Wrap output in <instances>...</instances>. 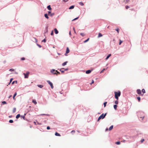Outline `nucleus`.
<instances>
[{
    "label": "nucleus",
    "instance_id": "f257e3e1",
    "mask_svg": "<svg viewBox=\"0 0 148 148\" xmlns=\"http://www.w3.org/2000/svg\"><path fill=\"white\" fill-rule=\"evenodd\" d=\"M114 94L115 98L118 100L119 99L118 97L121 95V92L120 91H118V92H115Z\"/></svg>",
    "mask_w": 148,
    "mask_h": 148
},
{
    "label": "nucleus",
    "instance_id": "f03ea898",
    "mask_svg": "<svg viewBox=\"0 0 148 148\" xmlns=\"http://www.w3.org/2000/svg\"><path fill=\"white\" fill-rule=\"evenodd\" d=\"M29 73V72H27L26 73H23V74L25 75V78H27L28 77V75Z\"/></svg>",
    "mask_w": 148,
    "mask_h": 148
},
{
    "label": "nucleus",
    "instance_id": "7ed1b4c3",
    "mask_svg": "<svg viewBox=\"0 0 148 148\" xmlns=\"http://www.w3.org/2000/svg\"><path fill=\"white\" fill-rule=\"evenodd\" d=\"M47 83L50 85L51 88L53 89V84L50 81L47 80Z\"/></svg>",
    "mask_w": 148,
    "mask_h": 148
},
{
    "label": "nucleus",
    "instance_id": "20e7f679",
    "mask_svg": "<svg viewBox=\"0 0 148 148\" xmlns=\"http://www.w3.org/2000/svg\"><path fill=\"white\" fill-rule=\"evenodd\" d=\"M56 71V70L54 69H52L51 70V72L53 73L54 74H56V72H54V71Z\"/></svg>",
    "mask_w": 148,
    "mask_h": 148
},
{
    "label": "nucleus",
    "instance_id": "39448f33",
    "mask_svg": "<svg viewBox=\"0 0 148 148\" xmlns=\"http://www.w3.org/2000/svg\"><path fill=\"white\" fill-rule=\"evenodd\" d=\"M137 92L138 94H140L141 93V90L139 89H138L137 90Z\"/></svg>",
    "mask_w": 148,
    "mask_h": 148
},
{
    "label": "nucleus",
    "instance_id": "423d86ee",
    "mask_svg": "<svg viewBox=\"0 0 148 148\" xmlns=\"http://www.w3.org/2000/svg\"><path fill=\"white\" fill-rule=\"evenodd\" d=\"M92 71L91 70H88L86 71V74H89Z\"/></svg>",
    "mask_w": 148,
    "mask_h": 148
},
{
    "label": "nucleus",
    "instance_id": "0eeeda50",
    "mask_svg": "<svg viewBox=\"0 0 148 148\" xmlns=\"http://www.w3.org/2000/svg\"><path fill=\"white\" fill-rule=\"evenodd\" d=\"M54 31L55 32V33L56 34H57L58 33V31L57 30V29L56 28H55L54 29Z\"/></svg>",
    "mask_w": 148,
    "mask_h": 148
},
{
    "label": "nucleus",
    "instance_id": "6e6552de",
    "mask_svg": "<svg viewBox=\"0 0 148 148\" xmlns=\"http://www.w3.org/2000/svg\"><path fill=\"white\" fill-rule=\"evenodd\" d=\"M69 51H70V50H69V49L68 47H67L66 52V53H69Z\"/></svg>",
    "mask_w": 148,
    "mask_h": 148
},
{
    "label": "nucleus",
    "instance_id": "1a4fd4ad",
    "mask_svg": "<svg viewBox=\"0 0 148 148\" xmlns=\"http://www.w3.org/2000/svg\"><path fill=\"white\" fill-rule=\"evenodd\" d=\"M48 9L49 10H51V8L50 5H49L47 7Z\"/></svg>",
    "mask_w": 148,
    "mask_h": 148
},
{
    "label": "nucleus",
    "instance_id": "9d476101",
    "mask_svg": "<svg viewBox=\"0 0 148 148\" xmlns=\"http://www.w3.org/2000/svg\"><path fill=\"white\" fill-rule=\"evenodd\" d=\"M67 63V61L64 62V63H63L62 64V65L63 66H65V65H66Z\"/></svg>",
    "mask_w": 148,
    "mask_h": 148
},
{
    "label": "nucleus",
    "instance_id": "9b49d317",
    "mask_svg": "<svg viewBox=\"0 0 148 148\" xmlns=\"http://www.w3.org/2000/svg\"><path fill=\"white\" fill-rule=\"evenodd\" d=\"M64 69V68H62L61 69H60V71L62 73H64V70H63V69Z\"/></svg>",
    "mask_w": 148,
    "mask_h": 148
},
{
    "label": "nucleus",
    "instance_id": "f8f14e48",
    "mask_svg": "<svg viewBox=\"0 0 148 148\" xmlns=\"http://www.w3.org/2000/svg\"><path fill=\"white\" fill-rule=\"evenodd\" d=\"M37 86L40 88H42L43 86V85H38Z\"/></svg>",
    "mask_w": 148,
    "mask_h": 148
},
{
    "label": "nucleus",
    "instance_id": "ddd939ff",
    "mask_svg": "<svg viewBox=\"0 0 148 148\" xmlns=\"http://www.w3.org/2000/svg\"><path fill=\"white\" fill-rule=\"evenodd\" d=\"M32 102L33 103L35 104H36L37 103L36 101L35 100H33Z\"/></svg>",
    "mask_w": 148,
    "mask_h": 148
},
{
    "label": "nucleus",
    "instance_id": "4468645a",
    "mask_svg": "<svg viewBox=\"0 0 148 148\" xmlns=\"http://www.w3.org/2000/svg\"><path fill=\"white\" fill-rule=\"evenodd\" d=\"M44 16H45V17L46 18H47V19H48L49 18V17H48V15L47 14H45L44 15Z\"/></svg>",
    "mask_w": 148,
    "mask_h": 148
},
{
    "label": "nucleus",
    "instance_id": "2eb2a0df",
    "mask_svg": "<svg viewBox=\"0 0 148 148\" xmlns=\"http://www.w3.org/2000/svg\"><path fill=\"white\" fill-rule=\"evenodd\" d=\"M74 5H72V6H71L69 8V9H73L74 8Z\"/></svg>",
    "mask_w": 148,
    "mask_h": 148
},
{
    "label": "nucleus",
    "instance_id": "dca6fc26",
    "mask_svg": "<svg viewBox=\"0 0 148 148\" xmlns=\"http://www.w3.org/2000/svg\"><path fill=\"white\" fill-rule=\"evenodd\" d=\"M102 36V35L101 33H99L98 34V37L99 38Z\"/></svg>",
    "mask_w": 148,
    "mask_h": 148
},
{
    "label": "nucleus",
    "instance_id": "f3484780",
    "mask_svg": "<svg viewBox=\"0 0 148 148\" xmlns=\"http://www.w3.org/2000/svg\"><path fill=\"white\" fill-rule=\"evenodd\" d=\"M111 56V54H109L107 57L106 58V60H107L109 58V57L110 56Z\"/></svg>",
    "mask_w": 148,
    "mask_h": 148
},
{
    "label": "nucleus",
    "instance_id": "a211bd4d",
    "mask_svg": "<svg viewBox=\"0 0 148 148\" xmlns=\"http://www.w3.org/2000/svg\"><path fill=\"white\" fill-rule=\"evenodd\" d=\"M79 4L81 5V6H83L84 5V4L82 2H79Z\"/></svg>",
    "mask_w": 148,
    "mask_h": 148
},
{
    "label": "nucleus",
    "instance_id": "6ab92c4d",
    "mask_svg": "<svg viewBox=\"0 0 148 148\" xmlns=\"http://www.w3.org/2000/svg\"><path fill=\"white\" fill-rule=\"evenodd\" d=\"M117 106L116 105H114V108L115 110H116Z\"/></svg>",
    "mask_w": 148,
    "mask_h": 148
},
{
    "label": "nucleus",
    "instance_id": "aec40b11",
    "mask_svg": "<svg viewBox=\"0 0 148 148\" xmlns=\"http://www.w3.org/2000/svg\"><path fill=\"white\" fill-rule=\"evenodd\" d=\"M16 94H17V93H16V92L14 94V95H13V98L14 99V97H15V96L16 95Z\"/></svg>",
    "mask_w": 148,
    "mask_h": 148
},
{
    "label": "nucleus",
    "instance_id": "412c9836",
    "mask_svg": "<svg viewBox=\"0 0 148 148\" xmlns=\"http://www.w3.org/2000/svg\"><path fill=\"white\" fill-rule=\"evenodd\" d=\"M142 92L143 93H145V90L144 89H143L142 90Z\"/></svg>",
    "mask_w": 148,
    "mask_h": 148
},
{
    "label": "nucleus",
    "instance_id": "4be33fe9",
    "mask_svg": "<svg viewBox=\"0 0 148 148\" xmlns=\"http://www.w3.org/2000/svg\"><path fill=\"white\" fill-rule=\"evenodd\" d=\"M107 103V102H105L103 103V105H104V107H105L106 106Z\"/></svg>",
    "mask_w": 148,
    "mask_h": 148
},
{
    "label": "nucleus",
    "instance_id": "5701e85b",
    "mask_svg": "<svg viewBox=\"0 0 148 148\" xmlns=\"http://www.w3.org/2000/svg\"><path fill=\"white\" fill-rule=\"evenodd\" d=\"M80 34L82 36H85V34L83 33H80Z\"/></svg>",
    "mask_w": 148,
    "mask_h": 148
},
{
    "label": "nucleus",
    "instance_id": "b1692460",
    "mask_svg": "<svg viewBox=\"0 0 148 148\" xmlns=\"http://www.w3.org/2000/svg\"><path fill=\"white\" fill-rule=\"evenodd\" d=\"M137 99H138V100L139 101H140V97H137Z\"/></svg>",
    "mask_w": 148,
    "mask_h": 148
},
{
    "label": "nucleus",
    "instance_id": "393cba45",
    "mask_svg": "<svg viewBox=\"0 0 148 148\" xmlns=\"http://www.w3.org/2000/svg\"><path fill=\"white\" fill-rule=\"evenodd\" d=\"M89 40V38H88L87 40H86L84 41V43L87 42Z\"/></svg>",
    "mask_w": 148,
    "mask_h": 148
},
{
    "label": "nucleus",
    "instance_id": "a878e982",
    "mask_svg": "<svg viewBox=\"0 0 148 148\" xmlns=\"http://www.w3.org/2000/svg\"><path fill=\"white\" fill-rule=\"evenodd\" d=\"M119 29L118 28L115 29V30L118 33H119Z\"/></svg>",
    "mask_w": 148,
    "mask_h": 148
},
{
    "label": "nucleus",
    "instance_id": "bb28decb",
    "mask_svg": "<svg viewBox=\"0 0 148 148\" xmlns=\"http://www.w3.org/2000/svg\"><path fill=\"white\" fill-rule=\"evenodd\" d=\"M37 45L39 47V48H41V47H42V46L39 44H37Z\"/></svg>",
    "mask_w": 148,
    "mask_h": 148
},
{
    "label": "nucleus",
    "instance_id": "cd10ccee",
    "mask_svg": "<svg viewBox=\"0 0 148 148\" xmlns=\"http://www.w3.org/2000/svg\"><path fill=\"white\" fill-rule=\"evenodd\" d=\"M2 103L3 104H6V102L5 101H3L2 102Z\"/></svg>",
    "mask_w": 148,
    "mask_h": 148
},
{
    "label": "nucleus",
    "instance_id": "c85d7f7f",
    "mask_svg": "<svg viewBox=\"0 0 148 148\" xmlns=\"http://www.w3.org/2000/svg\"><path fill=\"white\" fill-rule=\"evenodd\" d=\"M130 8L129 6H128V5H126L125 6V8L126 9H128V8Z\"/></svg>",
    "mask_w": 148,
    "mask_h": 148
},
{
    "label": "nucleus",
    "instance_id": "c756f323",
    "mask_svg": "<svg viewBox=\"0 0 148 148\" xmlns=\"http://www.w3.org/2000/svg\"><path fill=\"white\" fill-rule=\"evenodd\" d=\"M122 42H123V41L122 40H120V42H119V45H120L121 44Z\"/></svg>",
    "mask_w": 148,
    "mask_h": 148
},
{
    "label": "nucleus",
    "instance_id": "7c9ffc66",
    "mask_svg": "<svg viewBox=\"0 0 148 148\" xmlns=\"http://www.w3.org/2000/svg\"><path fill=\"white\" fill-rule=\"evenodd\" d=\"M118 101L117 100L115 101V103L116 104H118Z\"/></svg>",
    "mask_w": 148,
    "mask_h": 148
},
{
    "label": "nucleus",
    "instance_id": "2f4dec72",
    "mask_svg": "<svg viewBox=\"0 0 148 148\" xmlns=\"http://www.w3.org/2000/svg\"><path fill=\"white\" fill-rule=\"evenodd\" d=\"M64 71H68V68H64V69H63Z\"/></svg>",
    "mask_w": 148,
    "mask_h": 148
},
{
    "label": "nucleus",
    "instance_id": "473e14b6",
    "mask_svg": "<svg viewBox=\"0 0 148 148\" xmlns=\"http://www.w3.org/2000/svg\"><path fill=\"white\" fill-rule=\"evenodd\" d=\"M42 42H46V40L45 39H43V40H42Z\"/></svg>",
    "mask_w": 148,
    "mask_h": 148
},
{
    "label": "nucleus",
    "instance_id": "72a5a7b5",
    "mask_svg": "<svg viewBox=\"0 0 148 148\" xmlns=\"http://www.w3.org/2000/svg\"><path fill=\"white\" fill-rule=\"evenodd\" d=\"M56 71L57 72L56 74H60V72L58 71L57 70H56Z\"/></svg>",
    "mask_w": 148,
    "mask_h": 148
},
{
    "label": "nucleus",
    "instance_id": "f704fd0d",
    "mask_svg": "<svg viewBox=\"0 0 148 148\" xmlns=\"http://www.w3.org/2000/svg\"><path fill=\"white\" fill-rule=\"evenodd\" d=\"M130 1V0H126L125 3H127L129 2Z\"/></svg>",
    "mask_w": 148,
    "mask_h": 148
},
{
    "label": "nucleus",
    "instance_id": "c9c22d12",
    "mask_svg": "<svg viewBox=\"0 0 148 148\" xmlns=\"http://www.w3.org/2000/svg\"><path fill=\"white\" fill-rule=\"evenodd\" d=\"M25 60V58H21V60Z\"/></svg>",
    "mask_w": 148,
    "mask_h": 148
},
{
    "label": "nucleus",
    "instance_id": "e433bc0d",
    "mask_svg": "<svg viewBox=\"0 0 148 148\" xmlns=\"http://www.w3.org/2000/svg\"><path fill=\"white\" fill-rule=\"evenodd\" d=\"M53 31H52L51 32V35H53Z\"/></svg>",
    "mask_w": 148,
    "mask_h": 148
},
{
    "label": "nucleus",
    "instance_id": "4c0bfd02",
    "mask_svg": "<svg viewBox=\"0 0 148 148\" xmlns=\"http://www.w3.org/2000/svg\"><path fill=\"white\" fill-rule=\"evenodd\" d=\"M9 71H14V70L13 69H10L9 70Z\"/></svg>",
    "mask_w": 148,
    "mask_h": 148
},
{
    "label": "nucleus",
    "instance_id": "58836bf2",
    "mask_svg": "<svg viewBox=\"0 0 148 148\" xmlns=\"http://www.w3.org/2000/svg\"><path fill=\"white\" fill-rule=\"evenodd\" d=\"M16 108H13V111H16Z\"/></svg>",
    "mask_w": 148,
    "mask_h": 148
},
{
    "label": "nucleus",
    "instance_id": "ea45409f",
    "mask_svg": "<svg viewBox=\"0 0 148 148\" xmlns=\"http://www.w3.org/2000/svg\"><path fill=\"white\" fill-rule=\"evenodd\" d=\"M78 17H77V18H74V19H73V21H75V20H76L77 19H78Z\"/></svg>",
    "mask_w": 148,
    "mask_h": 148
},
{
    "label": "nucleus",
    "instance_id": "a19ab883",
    "mask_svg": "<svg viewBox=\"0 0 148 148\" xmlns=\"http://www.w3.org/2000/svg\"><path fill=\"white\" fill-rule=\"evenodd\" d=\"M13 80V78H11L10 80V82H11Z\"/></svg>",
    "mask_w": 148,
    "mask_h": 148
},
{
    "label": "nucleus",
    "instance_id": "79ce46f5",
    "mask_svg": "<svg viewBox=\"0 0 148 148\" xmlns=\"http://www.w3.org/2000/svg\"><path fill=\"white\" fill-rule=\"evenodd\" d=\"M94 83V81L93 80H92V82L91 84H93Z\"/></svg>",
    "mask_w": 148,
    "mask_h": 148
},
{
    "label": "nucleus",
    "instance_id": "37998d69",
    "mask_svg": "<svg viewBox=\"0 0 148 148\" xmlns=\"http://www.w3.org/2000/svg\"><path fill=\"white\" fill-rule=\"evenodd\" d=\"M104 70H105V69H104L103 70H102L101 71V73H102V72H103V71Z\"/></svg>",
    "mask_w": 148,
    "mask_h": 148
},
{
    "label": "nucleus",
    "instance_id": "c03bdc74",
    "mask_svg": "<svg viewBox=\"0 0 148 148\" xmlns=\"http://www.w3.org/2000/svg\"><path fill=\"white\" fill-rule=\"evenodd\" d=\"M51 13V12L50 11H48V14H49Z\"/></svg>",
    "mask_w": 148,
    "mask_h": 148
},
{
    "label": "nucleus",
    "instance_id": "a18cd8bd",
    "mask_svg": "<svg viewBox=\"0 0 148 148\" xmlns=\"http://www.w3.org/2000/svg\"><path fill=\"white\" fill-rule=\"evenodd\" d=\"M35 40V41H36V42H37V40L36 38H34Z\"/></svg>",
    "mask_w": 148,
    "mask_h": 148
},
{
    "label": "nucleus",
    "instance_id": "49530a36",
    "mask_svg": "<svg viewBox=\"0 0 148 148\" xmlns=\"http://www.w3.org/2000/svg\"><path fill=\"white\" fill-rule=\"evenodd\" d=\"M54 15V14L53 13V14H51L50 15V16H52V15Z\"/></svg>",
    "mask_w": 148,
    "mask_h": 148
},
{
    "label": "nucleus",
    "instance_id": "de8ad7c7",
    "mask_svg": "<svg viewBox=\"0 0 148 148\" xmlns=\"http://www.w3.org/2000/svg\"><path fill=\"white\" fill-rule=\"evenodd\" d=\"M69 34L70 35V36H71V31H70V32H69Z\"/></svg>",
    "mask_w": 148,
    "mask_h": 148
},
{
    "label": "nucleus",
    "instance_id": "09e8293b",
    "mask_svg": "<svg viewBox=\"0 0 148 148\" xmlns=\"http://www.w3.org/2000/svg\"><path fill=\"white\" fill-rule=\"evenodd\" d=\"M63 1L65 2H66L67 1V0H63Z\"/></svg>",
    "mask_w": 148,
    "mask_h": 148
},
{
    "label": "nucleus",
    "instance_id": "8fccbe9b",
    "mask_svg": "<svg viewBox=\"0 0 148 148\" xmlns=\"http://www.w3.org/2000/svg\"><path fill=\"white\" fill-rule=\"evenodd\" d=\"M14 83V81H13V82H12V84H13Z\"/></svg>",
    "mask_w": 148,
    "mask_h": 148
},
{
    "label": "nucleus",
    "instance_id": "3c124183",
    "mask_svg": "<svg viewBox=\"0 0 148 148\" xmlns=\"http://www.w3.org/2000/svg\"><path fill=\"white\" fill-rule=\"evenodd\" d=\"M73 30H74V31L75 33L76 32H75V30L74 28H73Z\"/></svg>",
    "mask_w": 148,
    "mask_h": 148
},
{
    "label": "nucleus",
    "instance_id": "603ef678",
    "mask_svg": "<svg viewBox=\"0 0 148 148\" xmlns=\"http://www.w3.org/2000/svg\"><path fill=\"white\" fill-rule=\"evenodd\" d=\"M12 97V95H10L9 96V98H10V97Z\"/></svg>",
    "mask_w": 148,
    "mask_h": 148
},
{
    "label": "nucleus",
    "instance_id": "864d4df0",
    "mask_svg": "<svg viewBox=\"0 0 148 148\" xmlns=\"http://www.w3.org/2000/svg\"><path fill=\"white\" fill-rule=\"evenodd\" d=\"M11 82H10L8 83V85H9L10 84Z\"/></svg>",
    "mask_w": 148,
    "mask_h": 148
},
{
    "label": "nucleus",
    "instance_id": "5fc2aeb1",
    "mask_svg": "<svg viewBox=\"0 0 148 148\" xmlns=\"http://www.w3.org/2000/svg\"><path fill=\"white\" fill-rule=\"evenodd\" d=\"M17 81H16V83H17Z\"/></svg>",
    "mask_w": 148,
    "mask_h": 148
}]
</instances>
